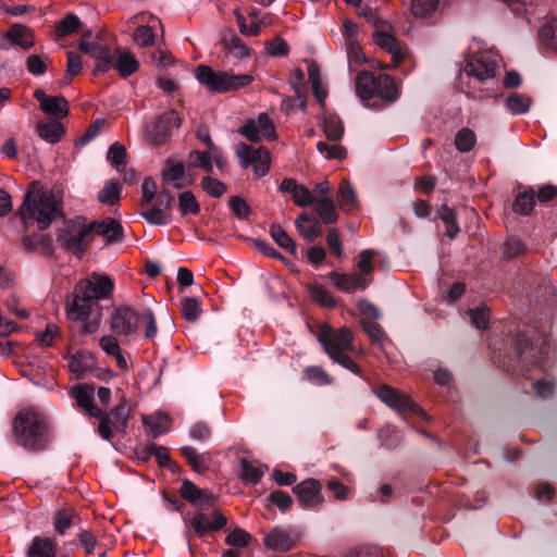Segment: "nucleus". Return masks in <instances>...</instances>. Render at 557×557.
Masks as SVG:
<instances>
[{"label":"nucleus","instance_id":"31","mask_svg":"<svg viewBox=\"0 0 557 557\" xmlns=\"http://www.w3.org/2000/svg\"><path fill=\"white\" fill-rule=\"evenodd\" d=\"M376 77L369 72H360L356 78L357 94L364 100L374 97Z\"/></svg>","mask_w":557,"mask_h":557},{"label":"nucleus","instance_id":"60","mask_svg":"<svg viewBox=\"0 0 557 557\" xmlns=\"http://www.w3.org/2000/svg\"><path fill=\"white\" fill-rule=\"evenodd\" d=\"M140 215L152 225H165L170 222V215L161 208H150L140 212Z\"/></svg>","mask_w":557,"mask_h":557},{"label":"nucleus","instance_id":"20","mask_svg":"<svg viewBox=\"0 0 557 557\" xmlns=\"http://www.w3.org/2000/svg\"><path fill=\"white\" fill-rule=\"evenodd\" d=\"M374 41L379 47L387 50L392 54L395 64L404 58L406 49L391 34L386 32H376L374 34Z\"/></svg>","mask_w":557,"mask_h":557},{"label":"nucleus","instance_id":"14","mask_svg":"<svg viewBox=\"0 0 557 557\" xmlns=\"http://www.w3.org/2000/svg\"><path fill=\"white\" fill-rule=\"evenodd\" d=\"M34 97L40 104L41 111L58 119L65 117L69 113L67 100L62 96H47L42 89H36Z\"/></svg>","mask_w":557,"mask_h":557},{"label":"nucleus","instance_id":"19","mask_svg":"<svg viewBox=\"0 0 557 557\" xmlns=\"http://www.w3.org/2000/svg\"><path fill=\"white\" fill-rule=\"evenodd\" d=\"M298 233L308 242H313L322 235V228L317 219L310 218L307 213H300L295 220Z\"/></svg>","mask_w":557,"mask_h":557},{"label":"nucleus","instance_id":"39","mask_svg":"<svg viewBox=\"0 0 557 557\" xmlns=\"http://www.w3.org/2000/svg\"><path fill=\"white\" fill-rule=\"evenodd\" d=\"M182 314L188 322L195 323L202 313L200 302L194 297H186L182 300Z\"/></svg>","mask_w":557,"mask_h":557},{"label":"nucleus","instance_id":"34","mask_svg":"<svg viewBox=\"0 0 557 557\" xmlns=\"http://www.w3.org/2000/svg\"><path fill=\"white\" fill-rule=\"evenodd\" d=\"M270 234L278 246L292 255H296L297 246L295 242L280 224H272L270 226Z\"/></svg>","mask_w":557,"mask_h":557},{"label":"nucleus","instance_id":"25","mask_svg":"<svg viewBox=\"0 0 557 557\" xmlns=\"http://www.w3.org/2000/svg\"><path fill=\"white\" fill-rule=\"evenodd\" d=\"M337 202L342 210L350 212L358 206L356 191L348 180H344L337 191Z\"/></svg>","mask_w":557,"mask_h":557},{"label":"nucleus","instance_id":"11","mask_svg":"<svg viewBox=\"0 0 557 557\" xmlns=\"http://www.w3.org/2000/svg\"><path fill=\"white\" fill-rule=\"evenodd\" d=\"M238 133L251 143L275 138L274 125L265 113H260L257 120L251 119L247 121V123L238 129Z\"/></svg>","mask_w":557,"mask_h":557},{"label":"nucleus","instance_id":"49","mask_svg":"<svg viewBox=\"0 0 557 557\" xmlns=\"http://www.w3.org/2000/svg\"><path fill=\"white\" fill-rule=\"evenodd\" d=\"M83 70V61L82 58L74 53V52H67V64H66V71L65 76L61 81L62 85H67L72 77L78 75Z\"/></svg>","mask_w":557,"mask_h":557},{"label":"nucleus","instance_id":"28","mask_svg":"<svg viewBox=\"0 0 557 557\" xmlns=\"http://www.w3.org/2000/svg\"><path fill=\"white\" fill-rule=\"evenodd\" d=\"M181 451L196 472L202 473L210 467L211 456L209 453L199 454L191 446H184Z\"/></svg>","mask_w":557,"mask_h":557},{"label":"nucleus","instance_id":"56","mask_svg":"<svg viewBox=\"0 0 557 557\" xmlns=\"http://www.w3.org/2000/svg\"><path fill=\"white\" fill-rule=\"evenodd\" d=\"M128 406L125 404H121L116 406L112 411L111 414L108 416L111 422V425L115 430H122L126 426L127 418H128Z\"/></svg>","mask_w":557,"mask_h":557},{"label":"nucleus","instance_id":"26","mask_svg":"<svg viewBox=\"0 0 557 557\" xmlns=\"http://www.w3.org/2000/svg\"><path fill=\"white\" fill-rule=\"evenodd\" d=\"M323 223L332 224L338 220L334 200L332 197H317L313 205Z\"/></svg>","mask_w":557,"mask_h":557},{"label":"nucleus","instance_id":"41","mask_svg":"<svg viewBox=\"0 0 557 557\" xmlns=\"http://www.w3.org/2000/svg\"><path fill=\"white\" fill-rule=\"evenodd\" d=\"M120 185L116 181H109L99 191L98 199L100 202L114 206L120 199Z\"/></svg>","mask_w":557,"mask_h":557},{"label":"nucleus","instance_id":"43","mask_svg":"<svg viewBox=\"0 0 557 557\" xmlns=\"http://www.w3.org/2000/svg\"><path fill=\"white\" fill-rule=\"evenodd\" d=\"M475 141H476V137H475L474 132L468 127L461 128L457 133L456 138H455L456 148L460 152L470 151L474 147Z\"/></svg>","mask_w":557,"mask_h":557},{"label":"nucleus","instance_id":"48","mask_svg":"<svg viewBox=\"0 0 557 557\" xmlns=\"http://www.w3.org/2000/svg\"><path fill=\"white\" fill-rule=\"evenodd\" d=\"M318 151L326 159H337L343 160L347 157L346 149L337 144H327L324 141H319L317 144Z\"/></svg>","mask_w":557,"mask_h":557},{"label":"nucleus","instance_id":"55","mask_svg":"<svg viewBox=\"0 0 557 557\" xmlns=\"http://www.w3.org/2000/svg\"><path fill=\"white\" fill-rule=\"evenodd\" d=\"M437 5L438 0H412L411 12L414 16L424 17L431 15Z\"/></svg>","mask_w":557,"mask_h":557},{"label":"nucleus","instance_id":"51","mask_svg":"<svg viewBox=\"0 0 557 557\" xmlns=\"http://www.w3.org/2000/svg\"><path fill=\"white\" fill-rule=\"evenodd\" d=\"M67 367L70 372L74 374L76 379H81L89 370L90 364L87 358L77 352L70 357Z\"/></svg>","mask_w":557,"mask_h":557},{"label":"nucleus","instance_id":"15","mask_svg":"<svg viewBox=\"0 0 557 557\" xmlns=\"http://www.w3.org/2000/svg\"><path fill=\"white\" fill-rule=\"evenodd\" d=\"M496 65L495 62L486 54H479L467 62L465 73L479 81H486L494 77Z\"/></svg>","mask_w":557,"mask_h":557},{"label":"nucleus","instance_id":"50","mask_svg":"<svg viewBox=\"0 0 557 557\" xmlns=\"http://www.w3.org/2000/svg\"><path fill=\"white\" fill-rule=\"evenodd\" d=\"M201 188L208 194L210 195L211 197H214V198H219L221 196H223L227 189L226 185L212 177V176H205L202 180H201Z\"/></svg>","mask_w":557,"mask_h":557},{"label":"nucleus","instance_id":"58","mask_svg":"<svg viewBox=\"0 0 557 557\" xmlns=\"http://www.w3.org/2000/svg\"><path fill=\"white\" fill-rule=\"evenodd\" d=\"M107 158L112 165L120 170V166L125 165V147L117 141L112 144L108 150Z\"/></svg>","mask_w":557,"mask_h":557},{"label":"nucleus","instance_id":"1","mask_svg":"<svg viewBox=\"0 0 557 557\" xmlns=\"http://www.w3.org/2000/svg\"><path fill=\"white\" fill-rule=\"evenodd\" d=\"M24 224L36 221L40 228L48 227L61 214V200L50 190H44L37 183L32 184L18 209Z\"/></svg>","mask_w":557,"mask_h":557},{"label":"nucleus","instance_id":"47","mask_svg":"<svg viewBox=\"0 0 557 557\" xmlns=\"http://www.w3.org/2000/svg\"><path fill=\"white\" fill-rule=\"evenodd\" d=\"M178 209L183 215L198 214L200 206L191 191H184L178 196Z\"/></svg>","mask_w":557,"mask_h":557},{"label":"nucleus","instance_id":"21","mask_svg":"<svg viewBox=\"0 0 557 557\" xmlns=\"http://www.w3.org/2000/svg\"><path fill=\"white\" fill-rule=\"evenodd\" d=\"M181 495L183 498L193 504L199 503L200 505H211L215 502L214 495L198 488L189 481L183 482L181 486Z\"/></svg>","mask_w":557,"mask_h":557},{"label":"nucleus","instance_id":"18","mask_svg":"<svg viewBox=\"0 0 557 557\" xmlns=\"http://www.w3.org/2000/svg\"><path fill=\"white\" fill-rule=\"evenodd\" d=\"M71 395L75 398L79 408L84 409L90 417H101V410L94 404L92 388L89 386H73Z\"/></svg>","mask_w":557,"mask_h":557},{"label":"nucleus","instance_id":"44","mask_svg":"<svg viewBox=\"0 0 557 557\" xmlns=\"http://www.w3.org/2000/svg\"><path fill=\"white\" fill-rule=\"evenodd\" d=\"M224 47L227 51V54L233 55L235 58L245 59L250 55V49L237 36H233L230 39L225 40Z\"/></svg>","mask_w":557,"mask_h":557},{"label":"nucleus","instance_id":"46","mask_svg":"<svg viewBox=\"0 0 557 557\" xmlns=\"http://www.w3.org/2000/svg\"><path fill=\"white\" fill-rule=\"evenodd\" d=\"M438 216L446 225V235L450 238L455 237L459 232V227L456 223L455 212L446 205H443L438 209Z\"/></svg>","mask_w":557,"mask_h":557},{"label":"nucleus","instance_id":"5","mask_svg":"<svg viewBox=\"0 0 557 557\" xmlns=\"http://www.w3.org/2000/svg\"><path fill=\"white\" fill-rule=\"evenodd\" d=\"M195 77L209 90L225 92L248 86L253 77L249 74H230L224 71L214 72L210 66L198 65L195 69Z\"/></svg>","mask_w":557,"mask_h":557},{"label":"nucleus","instance_id":"8","mask_svg":"<svg viewBox=\"0 0 557 557\" xmlns=\"http://www.w3.org/2000/svg\"><path fill=\"white\" fill-rule=\"evenodd\" d=\"M180 126L178 114L176 111L170 110L147 127L146 136L153 146H161L170 138L172 131Z\"/></svg>","mask_w":557,"mask_h":557},{"label":"nucleus","instance_id":"27","mask_svg":"<svg viewBox=\"0 0 557 557\" xmlns=\"http://www.w3.org/2000/svg\"><path fill=\"white\" fill-rule=\"evenodd\" d=\"M77 520V512L73 508L58 509L53 517L54 531L60 535H64Z\"/></svg>","mask_w":557,"mask_h":557},{"label":"nucleus","instance_id":"24","mask_svg":"<svg viewBox=\"0 0 557 557\" xmlns=\"http://www.w3.org/2000/svg\"><path fill=\"white\" fill-rule=\"evenodd\" d=\"M114 67L117 70L122 77H127L138 70L139 63L131 51L117 50Z\"/></svg>","mask_w":557,"mask_h":557},{"label":"nucleus","instance_id":"62","mask_svg":"<svg viewBox=\"0 0 557 557\" xmlns=\"http://www.w3.org/2000/svg\"><path fill=\"white\" fill-rule=\"evenodd\" d=\"M346 51L350 69L354 66H359L366 61L364 54L362 53L361 47L357 40H351L349 44H347Z\"/></svg>","mask_w":557,"mask_h":557},{"label":"nucleus","instance_id":"36","mask_svg":"<svg viewBox=\"0 0 557 557\" xmlns=\"http://www.w3.org/2000/svg\"><path fill=\"white\" fill-rule=\"evenodd\" d=\"M144 423L149 428L153 437H157L170 429V419L166 414L157 413L144 418Z\"/></svg>","mask_w":557,"mask_h":557},{"label":"nucleus","instance_id":"13","mask_svg":"<svg viewBox=\"0 0 557 557\" xmlns=\"http://www.w3.org/2000/svg\"><path fill=\"white\" fill-rule=\"evenodd\" d=\"M375 395L388 407L395 410H411L416 413H423V411L416 405H413L410 399L399 391L392 388L388 385H381L375 389Z\"/></svg>","mask_w":557,"mask_h":557},{"label":"nucleus","instance_id":"42","mask_svg":"<svg viewBox=\"0 0 557 557\" xmlns=\"http://www.w3.org/2000/svg\"><path fill=\"white\" fill-rule=\"evenodd\" d=\"M531 99L524 95L512 94L506 99V107L512 114H523L529 111Z\"/></svg>","mask_w":557,"mask_h":557},{"label":"nucleus","instance_id":"7","mask_svg":"<svg viewBox=\"0 0 557 557\" xmlns=\"http://www.w3.org/2000/svg\"><path fill=\"white\" fill-rule=\"evenodd\" d=\"M236 154L242 168L252 166L256 177L260 178L269 173L271 157L268 149L263 147L252 149L247 144L239 143L236 146Z\"/></svg>","mask_w":557,"mask_h":557},{"label":"nucleus","instance_id":"32","mask_svg":"<svg viewBox=\"0 0 557 557\" xmlns=\"http://www.w3.org/2000/svg\"><path fill=\"white\" fill-rule=\"evenodd\" d=\"M38 135L50 144L58 143L64 134V129L59 122L49 121L37 125Z\"/></svg>","mask_w":557,"mask_h":557},{"label":"nucleus","instance_id":"63","mask_svg":"<svg viewBox=\"0 0 557 557\" xmlns=\"http://www.w3.org/2000/svg\"><path fill=\"white\" fill-rule=\"evenodd\" d=\"M60 335V327L57 324L49 323L44 332L37 333L36 338L41 346L50 347Z\"/></svg>","mask_w":557,"mask_h":557},{"label":"nucleus","instance_id":"38","mask_svg":"<svg viewBox=\"0 0 557 557\" xmlns=\"http://www.w3.org/2000/svg\"><path fill=\"white\" fill-rule=\"evenodd\" d=\"M534 196L535 191L532 189L518 194L512 205L515 212L522 215L531 213L535 203Z\"/></svg>","mask_w":557,"mask_h":557},{"label":"nucleus","instance_id":"59","mask_svg":"<svg viewBox=\"0 0 557 557\" xmlns=\"http://www.w3.org/2000/svg\"><path fill=\"white\" fill-rule=\"evenodd\" d=\"M251 540V534H249L248 532L240 528H235L227 534L225 542L227 545L231 546L245 547L249 544Z\"/></svg>","mask_w":557,"mask_h":557},{"label":"nucleus","instance_id":"45","mask_svg":"<svg viewBox=\"0 0 557 557\" xmlns=\"http://www.w3.org/2000/svg\"><path fill=\"white\" fill-rule=\"evenodd\" d=\"M242 478L246 483L256 484L264 474L262 466L253 465L245 459L240 462Z\"/></svg>","mask_w":557,"mask_h":557},{"label":"nucleus","instance_id":"29","mask_svg":"<svg viewBox=\"0 0 557 557\" xmlns=\"http://www.w3.org/2000/svg\"><path fill=\"white\" fill-rule=\"evenodd\" d=\"M81 282H87L91 285L94 292L90 297L95 299L108 298L114 287L113 281L103 275H94L90 280H82Z\"/></svg>","mask_w":557,"mask_h":557},{"label":"nucleus","instance_id":"54","mask_svg":"<svg viewBox=\"0 0 557 557\" xmlns=\"http://www.w3.org/2000/svg\"><path fill=\"white\" fill-rule=\"evenodd\" d=\"M310 297L320 306L322 307H333L335 305L334 298L329 293L327 289H325L323 286L320 285H310L308 287Z\"/></svg>","mask_w":557,"mask_h":557},{"label":"nucleus","instance_id":"64","mask_svg":"<svg viewBox=\"0 0 557 557\" xmlns=\"http://www.w3.org/2000/svg\"><path fill=\"white\" fill-rule=\"evenodd\" d=\"M81 21L76 15L70 14L65 16L57 26L60 36H66L78 29Z\"/></svg>","mask_w":557,"mask_h":557},{"label":"nucleus","instance_id":"9","mask_svg":"<svg viewBox=\"0 0 557 557\" xmlns=\"http://www.w3.org/2000/svg\"><path fill=\"white\" fill-rule=\"evenodd\" d=\"M140 313L131 307L113 310L110 318V329L119 336L133 337L136 335Z\"/></svg>","mask_w":557,"mask_h":557},{"label":"nucleus","instance_id":"61","mask_svg":"<svg viewBox=\"0 0 557 557\" xmlns=\"http://www.w3.org/2000/svg\"><path fill=\"white\" fill-rule=\"evenodd\" d=\"M139 321L145 324V338H154L158 334V327L153 312L150 309H145L143 312H140Z\"/></svg>","mask_w":557,"mask_h":557},{"label":"nucleus","instance_id":"2","mask_svg":"<svg viewBox=\"0 0 557 557\" xmlns=\"http://www.w3.org/2000/svg\"><path fill=\"white\" fill-rule=\"evenodd\" d=\"M13 437L23 448L37 451L48 442V423L42 413L27 408L21 410L12 421Z\"/></svg>","mask_w":557,"mask_h":557},{"label":"nucleus","instance_id":"6","mask_svg":"<svg viewBox=\"0 0 557 557\" xmlns=\"http://www.w3.org/2000/svg\"><path fill=\"white\" fill-rule=\"evenodd\" d=\"M91 285L87 282H78L65 301L66 318L71 321H87L96 305L90 295Z\"/></svg>","mask_w":557,"mask_h":557},{"label":"nucleus","instance_id":"35","mask_svg":"<svg viewBox=\"0 0 557 557\" xmlns=\"http://www.w3.org/2000/svg\"><path fill=\"white\" fill-rule=\"evenodd\" d=\"M8 38L12 44L29 49L34 45L33 36L28 28L21 25H14L8 32Z\"/></svg>","mask_w":557,"mask_h":557},{"label":"nucleus","instance_id":"52","mask_svg":"<svg viewBox=\"0 0 557 557\" xmlns=\"http://www.w3.org/2000/svg\"><path fill=\"white\" fill-rule=\"evenodd\" d=\"M540 36L548 49L557 51V17L541 29Z\"/></svg>","mask_w":557,"mask_h":557},{"label":"nucleus","instance_id":"23","mask_svg":"<svg viewBox=\"0 0 557 557\" xmlns=\"http://www.w3.org/2000/svg\"><path fill=\"white\" fill-rule=\"evenodd\" d=\"M375 96L388 102L398 98V88L391 76L386 74L376 76Z\"/></svg>","mask_w":557,"mask_h":557},{"label":"nucleus","instance_id":"57","mask_svg":"<svg viewBox=\"0 0 557 557\" xmlns=\"http://www.w3.org/2000/svg\"><path fill=\"white\" fill-rule=\"evenodd\" d=\"M133 37H134V41L139 47H148L154 42L156 35L153 33L152 26L141 25L135 29Z\"/></svg>","mask_w":557,"mask_h":557},{"label":"nucleus","instance_id":"40","mask_svg":"<svg viewBox=\"0 0 557 557\" xmlns=\"http://www.w3.org/2000/svg\"><path fill=\"white\" fill-rule=\"evenodd\" d=\"M309 81L311 83L312 92L321 106L324 104L326 99V90L322 85L320 71L315 65H309L308 67Z\"/></svg>","mask_w":557,"mask_h":557},{"label":"nucleus","instance_id":"33","mask_svg":"<svg viewBox=\"0 0 557 557\" xmlns=\"http://www.w3.org/2000/svg\"><path fill=\"white\" fill-rule=\"evenodd\" d=\"M28 557H55V544L50 539L35 537L28 549Z\"/></svg>","mask_w":557,"mask_h":557},{"label":"nucleus","instance_id":"17","mask_svg":"<svg viewBox=\"0 0 557 557\" xmlns=\"http://www.w3.org/2000/svg\"><path fill=\"white\" fill-rule=\"evenodd\" d=\"M330 280L338 289L345 293H352L357 289L364 290L369 285V281L358 274L332 272Z\"/></svg>","mask_w":557,"mask_h":557},{"label":"nucleus","instance_id":"3","mask_svg":"<svg viewBox=\"0 0 557 557\" xmlns=\"http://www.w3.org/2000/svg\"><path fill=\"white\" fill-rule=\"evenodd\" d=\"M318 341L330 359L355 374L360 373V368L348 355L355 350L354 335L349 329L333 330L330 325L323 324L319 329Z\"/></svg>","mask_w":557,"mask_h":557},{"label":"nucleus","instance_id":"10","mask_svg":"<svg viewBox=\"0 0 557 557\" xmlns=\"http://www.w3.org/2000/svg\"><path fill=\"white\" fill-rule=\"evenodd\" d=\"M96 223L85 224L81 218H76L73 225L62 236L63 245L76 255H82L88 243Z\"/></svg>","mask_w":557,"mask_h":557},{"label":"nucleus","instance_id":"4","mask_svg":"<svg viewBox=\"0 0 557 557\" xmlns=\"http://www.w3.org/2000/svg\"><path fill=\"white\" fill-rule=\"evenodd\" d=\"M197 138L207 147L205 151L193 150L187 157V168L201 169L208 173H212L214 168L222 172L226 164V157L222 149L216 146L207 127H199L196 132Z\"/></svg>","mask_w":557,"mask_h":557},{"label":"nucleus","instance_id":"37","mask_svg":"<svg viewBox=\"0 0 557 557\" xmlns=\"http://www.w3.org/2000/svg\"><path fill=\"white\" fill-rule=\"evenodd\" d=\"M322 127L329 140L337 141L344 134L343 123L337 116H325L323 119Z\"/></svg>","mask_w":557,"mask_h":557},{"label":"nucleus","instance_id":"30","mask_svg":"<svg viewBox=\"0 0 557 557\" xmlns=\"http://www.w3.org/2000/svg\"><path fill=\"white\" fill-rule=\"evenodd\" d=\"M115 55L116 52L112 53L108 48L100 46L92 55V59L96 61L94 75L106 73L114 67Z\"/></svg>","mask_w":557,"mask_h":557},{"label":"nucleus","instance_id":"53","mask_svg":"<svg viewBox=\"0 0 557 557\" xmlns=\"http://www.w3.org/2000/svg\"><path fill=\"white\" fill-rule=\"evenodd\" d=\"M305 377L315 385H329L332 379L321 367L311 366L304 370Z\"/></svg>","mask_w":557,"mask_h":557},{"label":"nucleus","instance_id":"16","mask_svg":"<svg viewBox=\"0 0 557 557\" xmlns=\"http://www.w3.org/2000/svg\"><path fill=\"white\" fill-rule=\"evenodd\" d=\"M297 543V539L292 533L282 528L275 527L265 534L263 544L268 549L287 552Z\"/></svg>","mask_w":557,"mask_h":557},{"label":"nucleus","instance_id":"22","mask_svg":"<svg viewBox=\"0 0 557 557\" xmlns=\"http://www.w3.org/2000/svg\"><path fill=\"white\" fill-rule=\"evenodd\" d=\"M96 232L102 236L107 243L121 242L123 239V228L120 222L112 218L102 220L96 224Z\"/></svg>","mask_w":557,"mask_h":557},{"label":"nucleus","instance_id":"12","mask_svg":"<svg viewBox=\"0 0 557 557\" xmlns=\"http://www.w3.org/2000/svg\"><path fill=\"white\" fill-rule=\"evenodd\" d=\"M321 490V483L315 479L304 480L293 488L301 505L309 509L315 508L323 503L324 497Z\"/></svg>","mask_w":557,"mask_h":557}]
</instances>
